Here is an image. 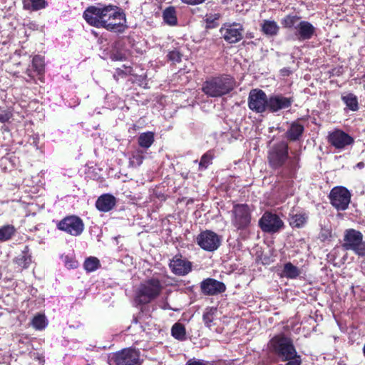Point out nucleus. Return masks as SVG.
<instances>
[{
	"instance_id": "3",
	"label": "nucleus",
	"mask_w": 365,
	"mask_h": 365,
	"mask_svg": "<svg viewBox=\"0 0 365 365\" xmlns=\"http://www.w3.org/2000/svg\"><path fill=\"white\" fill-rule=\"evenodd\" d=\"M252 211L247 204H234L230 210L231 225L237 231L247 230L252 222Z\"/></svg>"
},
{
	"instance_id": "27",
	"label": "nucleus",
	"mask_w": 365,
	"mask_h": 365,
	"mask_svg": "<svg viewBox=\"0 0 365 365\" xmlns=\"http://www.w3.org/2000/svg\"><path fill=\"white\" fill-rule=\"evenodd\" d=\"M163 17L164 21L170 26H175L178 23L176 11L173 6H170L164 10Z\"/></svg>"
},
{
	"instance_id": "10",
	"label": "nucleus",
	"mask_w": 365,
	"mask_h": 365,
	"mask_svg": "<svg viewBox=\"0 0 365 365\" xmlns=\"http://www.w3.org/2000/svg\"><path fill=\"white\" fill-rule=\"evenodd\" d=\"M331 204L337 210H345L351 200V193L344 187H334L329 194Z\"/></svg>"
},
{
	"instance_id": "32",
	"label": "nucleus",
	"mask_w": 365,
	"mask_h": 365,
	"mask_svg": "<svg viewBox=\"0 0 365 365\" xmlns=\"http://www.w3.org/2000/svg\"><path fill=\"white\" fill-rule=\"evenodd\" d=\"M217 312V309L214 307H207L202 316L203 322L206 327L210 328L212 325L214 317Z\"/></svg>"
},
{
	"instance_id": "7",
	"label": "nucleus",
	"mask_w": 365,
	"mask_h": 365,
	"mask_svg": "<svg viewBox=\"0 0 365 365\" xmlns=\"http://www.w3.org/2000/svg\"><path fill=\"white\" fill-rule=\"evenodd\" d=\"M289 147L285 142L274 145L268 153L269 165L274 169L283 166L289 157Z\"/></svg>"
},
{
	"instance_id": "35",
	"label": "nucleus",
	"mask_w": 365,
	"mask_h": 365,
	"mask_svg": "<svg viewBox=\"0 0 365 365\" xmlns=\"http://www.w3.org/2000/svg\"><path fill=\"white\" fill-rule=\"evenodd\" d=\"M46 2L45 0H26L24 1V7L31 9L33 10H38L46 7Z\"/></svg>"
},
{
	"instance_id": "46",
	"label": "nucleus",
	"mask_w": 365,
	"mask_h": 365,
	"mask_svg": "<svg viewBox=\"0 0 365 365\" xmlns=\"http://www.w3.org/2000/svg\"><path fill=\"white\" fill-rule=\"evenodd\" d=\"M284 361H287L288 362L286 365H301L302 360L299 355L297 354L296 356L291 358L290 359H284Z\"/></svg>"
},
{
	"instance_id": "17",
	"label": "nucleus",
	"mask_w": 365,
	"mask_h": 365,
	"mask_svg": "<svg viewBox=\"0 0 365 365\" xmlns=\"http://www.w3.org/2000/svg\"><path fill=\"white\" fill-rule=\"evenodd\" d=\"M200 288L205 294L215 295L224 292L226 289L225 284L215 279L207 278L200 283Z\"/></svg>"
},
{
	"instance_id": "45",
	"label": "nucleus",
	"mask_w": 365,
	"mask_h": 365,
	"mask_svg": "<svg viewBox=\"0 0 365 365\" xmlns=\"http://www.w3.org/2000/svg\"><path fill=\"white\" fill-rule=\"evenodd\" d=\"M185 365H209V363L202 359L193 358L189 359Z\"/></svg>"
},
{
	"instance_id": "41",
	"label": "nucleus",
	"mask_w": 365,
	"mask_h": 365,
	"mask_svg": "<svg viewBox=\"0 0 365 365\" xmlns=\"http://www.w3.org/2000/svg\"><path fill=\"white\" fill-rule=\"evenodd\" d=\"M212 155L210 152L205 153L200 161L199 166L201 168L205 169L211 163Z\"/></svg>"
},
{
	"instance_id": "31",
	"label": "nucleus",
	"mask_w": 365,
	"mask_h": 365,
	"mask_svg": "<svg viewBox=\"0 0 365 365\" xmlns=\"http://www.w3.org/2000/svg\"><path fill=\"white\" fill-rule=\"evenodd\" d=\"M16 229L13 225H7L0 227V242L10 240L14 235Z\"/></svg>"
},
{
	"instance_id": "29",
	"label": "nucleus",
	"mask_w": 365,
	"mask_h": 365,
	"mask_svg": "<svg viewBox=\"0 0 365 365\" xmlns=\"http://www.w3.org/2000/svg\"><path fill=\"white\" fill-rule=\"evenodd\" d=\"M28 247H25V250L22 252V254L19 255L14 259V262L19 267L26 269L31 263V257L27 254Z\"/></svg>"
},
{
	"instance_id": "9",
	"label": "nucleus",
	"mask_w": 365,
	"mask_h": 365,
	"mask_svg": "<svg viewBox=\"0 0 365 365\" xmlns=\"http://www.w3.org/2000/svg\"><path fill=\"white\" fill-rule=\"evenodd\" d=\"M58 230L63 231L72 236H79L84 230L83 220L76 215L64 217L58 224Z\"/></svg>"
},
{
	"instance_id": "25",
	"label": "nucleus",
	"mask_w": 365,
	"mask_h": 365,
	"mask_svg": "<svg viewBox=\"0 0 365 365\" xmlns=\"http://www.w3.org/2000/svg\"><path fill=\"white\" fill-rule=\"evenodd\" d=\"M304 132V127L297 123L291 125L289 129L287 132V137L290 140L294 141L299 138Z\"/></svg>"
},
{
	"instance_id": "51",
	"label": "nucleus",
	"mask_w": 365,
	"mask_h": 365,
	"mask_svg": "<svg viewBox=\"0 0 365 365\" xmlns=\"http://www.w3.org/2000/svg\"><path fill=\"white\" fill-rule=\"evenodd\" d=\"M120 68L118 69V73H120Z\"/></svg>"
},
{
	"instance_id": "52",
	"label": "nucleus",
	"mask_w": 365,
	"mask_h": 365,
	"mask_svg": "<svg viewBox=\"0 0 365 365\" xmlns=\"http://www.w3.org/2000/svg\"><path fill=\"white\" fill-rule=\"evenodd\" d=\"M364 89H365V84H364Z\"/></svg>"
},
{
	"instance_id": "49",
	"label": "nucleus",
	"mask_w": 365,
	"mask_h": 365,
	"mask_svg": "<svg viewBox=\"0 0 365 365\" xmlns=\"http://www.w3.org/2000/svg\"><path fill=\"white\" fill-rule=\"evenodd\" d=\"M182 3L188 4V5H198L202 4L206 0H181Z\"/></svg>"
},
{
	"instance_id": "2",
	"label": "nucleus",
	"mask_w": 365,
	"mask_h": 365,
	"mask_svg": "<svg viewBox=\"0 0 365 365\" xmlns=\"http://www.w3.org/2000/svg\"><path fill=\"white\" fill-rule=\"evenodd\" d=\"M234 88V81L228 76L215 77L206 81L202 87V91L210 97H220L227 94Z\"/></svg>"
},
{
	"instance_id": "8",
	"label": "nucleus",
	"mask_w": 365,
	"mask_h": 365,
	"mask_svg": "<svg viewBox=\"0 0 365 365\" xmlns=\"http://www.w3.org/2000/svg\"><path fill=\"white\" fill-rule=\"evenodd\" d=\"M262 232L274 234L279 232L284 227V222L275 213L266 211L262 215L258 222Z\"/></svg>"
},
{
	"instance_id": "12",
	"label": "nucleus",
	"mask_w": 365,
	"mask_h": 365,
	"mask_svg": "<svg viewBox=\"0 0 365 365\" xmlns=\"http://www.w3.org/2000/svg\"><path fill=\"white\" fill-rule=\"evenodd\" d=\"M243 31L242 25L238 23L225 24L220 30L222 38L229 43L239 42L243 37Z\"/></svg>"
},
{
	"instance_id": "37",
	"label": "nucleus",
	"mask_w": 365,
	"mask_h": 365,
	"mask_svg": "<svg viewBox=\"0 0 365 365\" xmlns=\"http://www.w3.org/2000/svg\"><path fill=\"white\" fill-rule=\"evenodd\" d=\"M144 160L143 150L138 149L135 150L130 158V163L133 166H140Z\"/></svg>"
},
{
	"instance_id": "5",
	"label": "nucleus",
	"mask_w": 365,
	"mask_h": 365,
	"mask_svg": "<svg viewBox=\"0 0 365 365\" xmlns=\"http://www.w3.org/2000/svg\"><path fill=\"white\" fill-rule=\"evenodd\" d=\"M105 5L98 4V6H90L84 11L83 16L86 21L91 26L96 28H103L106 29H115L119 26L116 24H106L103 21V14Z\"/></svg>"
},
{
	"instance_id": "40",
	"label": "nucleus",
	"mask_w": 365,
	"mask_h": 365,
	"mask_svg": "<svg viewBox=\"0 0 365 365\" xmlns=\"http://www.w3.org/2000/svg\"><path fill=\"white\" fill-rule=\"evenodd\" d=\"M126 22V19H125V14L123 13V19H116V21H110V24H119V26L117 28V29H107L108 31H114V32H118V33H123L125 29V24Z\"/></svg>"
},
{
	"instance_id": "19",
	"label": "nucleus",
	"mask_w": 365,
	"mask_h": 365,
	"mask_svg": "<svg viewBox=\"0 0 365 365\" xmlns=\"http://www.w3.org/2000/svg\"><path fill=\"white\" fill-rule=\"evenodd\" d=\"M292 102V98L284 97L282 95L272 96L268 100V108L272 112H277L289 108Z\"/></svg>"
},
{
	"instance_id": "6",
	"label": "nucleus",
	"mask_w": 365,
	"mask_h": 365,
	"mask_svg": "<svg viewBox=\"0 0 365 365\" xmlns=\"http://www.w3.org/2000/svg\"><path fill=\"white\" fill-rule=\"evenodd\" d=\"M108 363L110 365H140V352L132 348L123 349L110 354Z\"/></svg>"
},
{
	"instance_id": "28",
	"label": "nucleus",
	"mask_w": 365,
	"mask_h": 365,
	"mask_svg": "<svg viewBox=\"0 0 365 365\" xmlns=\"http://www.w3.org/2000/svg\"><path fill=\"white\" fill-rule=\"evenodd\" d=\"M341 100L351 110L356 111L359 108L357 97L353 93H347L341 96Z\"/></svg>"
},
{
	"instance_id": "44",
	"label": "nucleus",
	"mask_w": 365,
	"mask_h": 365,
	"mask_svg": "<svg viewBox=\"0 0 365 365\" xmlns=\"http://www.w3.org/2000/svg\"><path fill=\"white\" fill-rule=\"evenodd\" d=\"M356 255L359 257L365 258V242L362 241L353 251Z\"/></svg>"
},
{
	"instance_id": "43",
	"label": "nucleus",
	"mask_w": 365,
	"mask_h": 365,
	"mask_svg": "<svg viewBox=\"0 0 365 365\" xmlns=\"http://www.w3.org/2000/svg\"><path fill=\"white\" fill-rule=\"evenodd\" d=\"M12 117V113L8 110L0 109V123L8 122Z\"/></svg>"
},
{
	"instance_id": "24",
	"label": "nucleus",
	"mask_w": 365,
	"mask_h": 365,
	"mask_svg": "<svg viewBox=\"0 0 365 365\" xmlns=\"http://www.w3.org/2000/svg\"><path fill=\"white\" fill-rule=\"evenodd\" d=\"M279 27L274 21L263 20L261 24V30L264 34L269 36H276Z\"/></svg>"
},
{
	"instance_id": "23",
	"label": "nucleus",
	"mask_w": 365,
	"mask_h": 365,
	"mask_svg": "<svg viewBox=\"0 0 365 365\" xmlns=\"http://www.w3.org/2000/svg\"><path fill=\"white\" fill-rule=\"evenodd\" d=\"M302 274V270L291 262H287L284 264L282 276L287 279H296Z\"/></svg>"
},
{
	"instance_id": "33",
	"label": "nucleus",
	"mask_w": 365,
	"mask_h": 365,
	"mask_svg": "<svg viewBox=\"0 0 365 365\" xmlns=\"http://www.w3.org/2000/svg\"><path fill=\"white\" fill-rule=\"evenodd\" d=\"M307 220V217L304 214H295L290 217L289 225L292 227H302Z\"/></svg>"
},
{
	"instance_id": "26",
	"label": "nucleus",
	"mask_w": 365,
	"mask_h": 365,
	"mask_svg": "<svg viewBox=\"0 0 365 365\" xmlns=\"http://www.w3.org/2000/svg\"><path fill=\"white\" fill-rule=\"evenodd\" d=\"M138 142L141 148H149L154 142V133L150 131L140 133Z\"/></svg>"
},
{
	"instance_id": "36",
	"label": "nucleus",
	"mask_w": 365,
	"mask_h": 365,
	"mask_svg": "<svg viewBox=\"0 0 365 365\" xmlns=\"http://www.w3.org/2000/svg\"><path fill=\"white\" fill-rule=\"evenodd\" d=\"M32 326L37 330H42L47 326L46 319L44 315L38 314L32 319Z\"/></svg>"
},
{
	"instance_id": "22",
	"label": "nucleus",
	"mask_w": 365,
	"mask_h": 365,
	"mask_svg": "<svg viewBox=\"0 0 365 365\" xmlns=\"http://www.w3.org/2000/svg\"><path fill=\"white\" fill-rule=\"evenodd\" d=\"M103 20L106 24H110V21H116V19H123V12L120 11L118 7L111 4L105 5Z\"/></svg>"
},
{
	"instance_id": "18",
	"label": "nucleus",
	"mask_w": 365,
	"mask_h": 365,
	"mask_svg": "<svg viewBox=\"0 0 365 365\" xmlns=\"http://www.w3.org/2000/svg\"><path fill=\"white\" fill-rule=\"evenodd\" d=\"M170 267L174 274L184 276L191 271L192 264L182 256H175L170 261Z\"/></svg>"
},
{
	"instance_id": "11",
	"label": "nucleus",
	"mask_w": 365,
	"mask_h": 365,
	"mask_svg": "<svg viewBox=\"0 0 365 365\" xmlns=\"http://www.w3.org/2000/svg\"><path fill=\"white\" fill-rule=\"evenodd\" d=\"M197 242L204 250L213 252L220 247L221 239L215 232L211 230H205L198 235Z\"/></svg>"
},
{
	"instance_id": "1",
	"label": "nucleus",
	"mask_w": 365,
	"mask_h": 365,
	"mask_svg": "<svg viewBox=\"0 0 365 365\" xmlns=\"http://www.w3.org/2000/svg\"><path fill=\"white\" fill-rule=\"evenodd\" d=\"M268 348L279 359H290L297 356V351L292 340L284 334H279L272 338L268 344Z\"/></svg>"
},
{
	"instance_id": "16",
	"label": "nucleus",
	"mask_w": 365,
	"mask_h": 365,
	"mask_svg": "<svg viewBox=\"0 0 365 365\" xmlns=\"http://www.w3.org/2000/svg\"><path fill=\"white\" fill-rule=\"evenodd\" d=\"M363 241V235L361 232L354 229L346 230L344 232L342 247L346 250H354Z\"/></svg>"
},
{
	"instance_id": "42",
	"label": "nucleus",
	"mask_w": 365,
	"mask_h": 365,
	"mask_svg": "<svg viewBox=\"0 0 365 365\" xmlns=\"http://www.w3.org/2000/svg\"><path fill=\"white\" fill-rule=\"evenodd\" d=\"M168 58L174 63H178L181 61L182 54L178 50H173L168 53Z\"/></svg>"
},
{
	"instance_id": "13",
	"label": "nucleus",
	"mask_w": 365,
	"mask_h": 365,
	"mask_svg": "<svg viewBox=\"0 0 365 365\" xmlns=\"http://www.w3.org/2000/svg\"><path fill=\"white\" fill-rule=\"evenodd\" d=\"M268 100L263 91L252 89L249 94L248 106L256 113H263L268 108Z\"/></svg>"
},
{
	"instance_id": "34",
	"label": "nucleus",
	"mask_w": 365,
	"mask_h": 365,
	"mask_svg": "<svg viewBox=\"0 0 365 365\" xmlns=\"http://www.w3.org/2000/svg\"><path fill=\"white\" fill-rule=\"evenodd\" d=\"M100 266V261L95 257H90L87 258L83 264V267L87 272H93L96 270Z\"/></svg>"
},
{
	"instance_id": "38",
	"label": "nucleus",
	"mask_w": 365,
	"mask_h": 365,
	"mask_svg": "<svg viewBox=\"0 0 365 365\" xmlns=\"http://www.w3.org/2000/svg\"><path fill=\"white\" fill-rule=\"evenodd\" d=\"M299 22V17L297 16H287L282 20V24L284 27L294 29V31L296 29V25Z\"/></svg>"
},
{
	"instance_id": "30",
	"label": "nucleus",
	"mask_w": 365,
	"mask_h": 365,
	"mask_svg": "<svg viewBox=\"0 0 365 365\" xmlns=\"http://www.w3.org/2000/svg\"><path fill=\"white\" fill-rule=\"evenodd\" d=\"M171 334L175 339L179 341H183L186 338L185 328L182 324L180 323H175L171 329Z\"/></svg>"
},
{
	"instance_id": "15",
	"label": "nucleus",
	"mask_w": 365,
	"mask_h": 365,
	"mask_svg": "<svg viewBox=\"0 0 365 365\" xmlns=\"http://www.w3.org/2000/svg\"><path fill=\"white\" fill-rule=\"evenodd\" d=\"M329 143L336 149H343L354 143V138L345 132L336 130L328 136Z\"/></svg>"
},
{
	"instance_id": "47",
	"label": "nucleus",
	"mask_w": 365,
	"mask_h": 365,
	"mask_svg": "<svg viewBox=\"0 0 365 365\" xmlns=\"http://www.w3.org/2000/svg\"><path fill=\"white\" fill-rule=\"evenodd\" d=\"M110 58L113 61H123L125 58V56L121 53L113 52L110 55Z\"/></svg>"
},
{
	"instance_id": "39",
	"label": "nucleus",
	"mask_w": 365,
	"mask_h": 365,
	"mask_svg": "<svg viewBox=\"0 0 365 365\" xmlns=\"http://www.w3.org/2000/svg\"><path fill=\"white\" fill-rule=\"evenodd\" d=\"M220 18V14L219 13L214 14H207L205 16V21L207 24V26L209 28H214L217 26V21Z\"/></svg>"
},
{
	"instance_id": "48",
	"label": "nucleus",
	"mask_w": 365,
	"mask_h": 365,
	"mask_svg": "<svg viewBox=\"0 0 365 365\" xmlns=\"http://www.w3.org/2000/svg\"><path fill=\"white\" fill-rule=\"evenodd\" d=\"M299 160L298 157H294L293 159L290 160L288 163V168L290 170H294L297 168V163Z\"/></svg>"
},
{
	"instance_id": "14",
	"label": "nucleus",
	"mask_w": 365,
	"mask_h": 365,
	"mask_svg": "<svg viewBox=\"0 0 365 365\" xmlns=\"http://www.w3.org/2000/svg\"><path fill=\"white\" fill-rule=\"evenodd\" d=\"M316 33V28L309 21H300L296 25L292 38L299 41L311 39Z\"/></svg>"
},
{
	"instance_id": "50",
	"label": "nucleus",
	"mask_w": 365,
	"mask_h": 365,
	"mask_svg": "<svg viewBox=\"0 0 365 365\" xmlns=\"http://www.w3.org/2000/svg\"><path fill=\"white\" fill-rule=\"evenodd\" d=\"M364 166H365V164H364V163H363V162H359V163H358L356 164V168H359V169H362V168H364Z\"/></svg>"
},
{
	"instance_id": "4",
	"label": "nucleus",
	"mask_w": 365,
	"mask_h": 365,
	"mask_svg": "<svg viewBox=\"0 0 365 365\" xmlns=\"http://www.w3.org/2000/svg\"><path fill=\"white\" fill-rule=\"evenodd\" d=\"M162 284L156 278L142 282L136 294V300L140 304H147L156 298L162 290Z\"/></svg>"
},
{
	"instance_id": "21",
	"label": "nucleus",
	"mask_w": 365,
	"mask_h": 365,
	"mask_svg": "<svg viewBox=\"0 0 365 365\" xmlns=\"http://www.w3.org/2000/svg\"><path fill=\"white\" fill-rule=\"evenodd\" d=\"M116 204L115 197L110 194H103L96 202V208L103 212L110 211Z\"/></svg>"
},
{
	"instance_id": "20",
	"label": "nucleus",
	"mask_w": 365,
	"mask_h": 365,
	"mask_svg": "<svg viewBox=\"0 0 365 365\" xmlns=\"http://www.w3.org/2000/svg\"><path fill=\"white\" fill-rule=\"evenodd\" d=\"M44 58L39 55L35 56L32 59L31 66H29L26 71V73L29 78V79H27L26 81H29L34 79L33 72H35L36 75L41 76L44 73ZM39 79H41V77H39Z\"/></svg>"
}]
</instances>
